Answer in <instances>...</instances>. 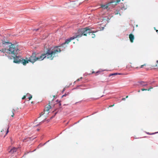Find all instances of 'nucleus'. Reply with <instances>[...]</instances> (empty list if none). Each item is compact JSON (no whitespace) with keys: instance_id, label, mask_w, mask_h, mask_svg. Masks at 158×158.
Instances as JSON below:
<instances>
[{"instance_id":"f257e3e1","label":"nucleus","mask_w":158,"mask_h":158,"mask_svg":"<svg viewBox=\"0 0 158 158\" xmlns=\"http://www.w3.org/2000/svg\"><path fill=\"white\" fill-rule=\"evenodd\" d=\"M97 31H92L89 28V27L82 28L78 30V35H75L69 39H66L65 42L61 44L60 45L58 46H56L55 47H57L58 49L60 50V52L61 51H64L65 49L67 47V44H68L71 40L77 38L81 37L83 35L86 36L87 33H94Z\"/></svg>"},{"instance_id":"f03ea898","label":"nucleus","mask_w":158,"mask_h":158,"mask_svg":"<svg viewBox=\"0 0 158 158\" xmlns=\"http://www.w3.org/2000/svg\"><path fill=\"white\" fill-rule=\"evenodd\" d=\"M3 44H7L8 47L7 48L0 50V56H4L2 53H6L11 56L12 57H15L20 53V48L17 44H12L11 43L3 41ZM6 55V54H5Z\"/></svg>"},{"instance_id":"7ed1b4c3","label":"nucleus","mask_w":158,"mask_h":158,"mask_svg":"<svg viewBox=\"0 0 158 158\" xmlns=\"http://www.w3.org/2000/svg\"><path fill=\"white\" fill-rule=\"evenodd\" d=\"M60 52V50L58 49L57 47H51L47 50L46 53L45 54L41 55L42 59L43 60L47 58L50 60L53 59L56 56V55L58 53Z\"/></svg>"},{"instance_id":"20e7f679","label":"nucleus","mask_w":158,"mask_h":158,"mask_svg":"<svg viewBox=\"0 0 158 158\" xmlns=\"http://www.w3.org/2000/svg\"><path fill=\"white\" fill-rule=\"evenodd\" d=\"M26 59V60H25V61H27L28 63L29 61H30L33 63L37 60L41 61L43 60V58H42L41 55L38 56L35 53H33L28 59L27 58Z\"/></svg>"},{"instance_id":"39448f33","label":"nucleus","mask_w":158,"mask_h":158,"mask_svg":"<svg viewBox=\"0 0 158 158\" xmlns=\"http://www.w3.org/2000/svg\"><path fill=\"white\" fill-rule=\"evenodd\" d=\"M14 59V62L15 63L19 64L21 63L24 65H25L28 62L25 61V60L21 58L20 56L18 54L15 57H12Z\"/></svg>"},{"instance_id":"423d86ee","label":"nucleus","mask_w":158,"mask_h":158,"mask_svg":"<svg viewBox=\"0 0 158 158\" xmlns=\"http://www.w3.org/2000/svg\"><path fill=\"white\" fill-rule=\"evenodd\" d=\"M81 4V2H78L77 1H72L70 3H69L68 4L71 6V7H74L77 6H78Z\"/></svg>"},{"instance_id":"0eeeda50","label":"nucleus","mask_w":158,"mask_h":158,"mask_svg":"<svg viewBox=\"0 0 158 158\" xmlns=\"http://www.w3.org/2000/svg\"><path fill=\"white\" fill-rule=\"evenodd\" d=\"M110 19L107 17H103L102 19V21H104L105 22H106L107 23H108L109 22V20H110Z\"/></svg>"},{"instance_id":"6e6552de","label":"nucleus","mask_w":158,"mask_h":158,"mask_svg":"<svg viewBox=\"0 0 158 158\" xmlns=\"http://www.w3.org/2000/svg\"><path fill=\"white\" fill-rule=\"evenodd\" d=\"M129 39H130V40L131 42H133V40L134 39V35L131 34H130L129 35Z\"/></svg>"},{"instance_id":"1a4fd4ad","label":"nucleus","mask_w":158,"mask_h":158,"mask_svg":"<svg viewBox=\"0 0 158 158\" xmlns=\"http://www.w3.org/2000/svg\"><path fill=\"white\" fill-rule=\"evenodd\" d=\"M139 83L142 85V86H146L148 85L147 84V82L143 81H141L139 82Z\"/></svg>"},{"instance_id":"9d476101","label":"nucleus","mask_w":158,"mask_h":158,"mask_svg":"<svg viewBox=\"0 0 158 158\" xmlns=\"http://www.w3.org/2000/svg\"><path fill=\"white\" fill-rule=\"evenodd\" d=\"M16 151V149L15 147H13L9 151V152L11 154H13L14 152Z\"/></svg>"},{"instance_id":"9b49d317","label":"nucleus","mask_w":158,"mask_h":158,"mask_svg":"<svg viewBox=\"0 0 158 158\" xmlns=\"http://www.w3.org/2000/svg\"><path fill=\"white\" fill-rule=\"evenodd\" d=\"M25 96L26 97H27V98L29 99V100H30L32 98V95L29 94H27Z\"/></svg>"},{"instance_id":"f8f14e48","label":"nucleus","mask_w":158,"mask_h":158,"mask_svg":"<svg viewBox=\"0 0 158 158\" xmlns=\"http://www.w3.org/2000/svg\"><path fill=\"white\" fill-rule=\"evenodd\" d=\"M120 0H113L111 3H113L114 2H116V3H118V2H120Z\"/></svg>"},{"instance_id":"ddd939ff","label":"nucleus","mask_w":158,"mask_h":158,"mask_svg":"<svg viewBox=\"0 0 158 158\" xmlns=\"http://www.w3.org/2000/svg\"><path fill=\"white\" fill-rule=\"evenodd\" d=\"M157 133H158V132H155V133H150L149 132H147V133L148 134L150 135H154V134H156Z\"/></svg>"},{"instance_id":"4468645a","label":"nucleus","mask_w":158,"mask_h":158,"mask_svg":"<svg viewBox=\"0 0 158 158\" xmlns=\"http://www.w3.org/2000/svg\"><path fill=\"white\" fill-rule=\"evenodd\" d=\"M51 108V106L50 105H48V106L47 107V109L46 110L48 111L49 109H50Z\"/></svg>"},{"instance_id":"2eb2a0df","label":"nucleus","mask_w":158,"mask_h":158,"mask_svg":"<svg viewBox=\"0 0 158 158\" xmlns=\"http://www.w3.org/2000/svg\"><path fill=\"white\" fill-rule=\"evenodd\" d=\"M107 6L106 5L103 6H102V8L103 9H107Z\"/></svg>"},{"instance_id":"dca6fc26","label":"nucleus","mask_w":158,"mask_h":158,"mask_svg":"<svg viewBox=\"0 0 158 158\" xmlns=\"http://www.w3.org/2000/svg\"><path fill=\"white\" fill-rule=\"evenodd\" d=\"M117 73H111V74H110L109 76H112V75H117Z\"/></svg>"},{"instance_id":"f3484780","label":"nucleus","mask_w":158,"mask_h":158,"mask_svg":"<svg viewBox=\"0 0 158 158\" xmlns=\"http://www.w3.org/2000/svg\"><path fill=\"white\" fill-rule=\"evenodd\" d=\"M92 38H94L95 37V34H92Z\"/></svg>"},{"instance_id":"a211bd4d","label":"nucleus","mask_w":158,"mask_h":158,"mask_svg":"<svg viewBox=\"0 0 158 158\" xmlns=\"http://www.w3.org/2000/svg\"><path fill=\"white\" fill-rule=\"evenodd\" d=\"M82 79V77H81L80 78L78 79L77 81H80V80L81 79Z\"/></svg>"},{"instance_id":"6ab92c4d","label":"nucleus","mask_w":158,"mask_h":158,"mask_svg":"<svg viewBox=\"0 0 158 158\" xmlns=\"http://www.w3.org/2000/svg\"><path fill=\"white\" fill-rule=\"evenodd\" d=\"M26 98V96H24L22 98V99H24L25 98Z\"/></svg>"},{"instance_id":"aec40b11","label":"nucleus","mask_w":158,"mask_h":158,"mask_svg":"<svg viewBox=\"0 0 158 158\" xmlns=\"http://www.w3.org/2000/svg\"><path fill=\"white\" fill-rule=\"evenodd\" d=\"M8 129H9V128H8L7 129V130L6 131V135L8 133V132H9Z\"/></svg>"},{"instance_id":"412c9836","label":"nucleus","mask_w":158,"mask_h":158,"mask_svg":"<svg viewBox=\"0 0 158 158\" xmlns=\"http://www.w3.org/2000/svg\"><path fill=\"white\" fill-rule=\"evenodd\" d=\"M147 89H141L142 91H144V90H147Z\"/></svg>"},{"instance_id":"4be33fe9","label":"nucleus","mask_w":158,"mask_h":158,"mask_svg":"<svg viewBox=\"0 0 158 158\" xmlns=\"http://www.w3.org/2000/svg\"><path fill=\"white\" fill-rule=\"evenodd\" d=\"M40 29H34L33 30H35V31H38V30H40Z\"/></svg>"},{"instance_id":"5701e85b","label":"nucleus","mask_w":158,"mask_h":158,"mask_svg":"<svg viewBox=\"0 0 158 158\" xmlns=\"http://www.w3.org/2000/svg\"><path fill=\"white\" fill-rule=\"evenodd\" d=\"M155 82V81H152V82H151L150 83V84H152V83H154V82Z\"/></svg>"},{"instance_id":"b1692460","label":"nucleus","mask_w":158,"mask_h":158,"mask_svg":"<svg viewBox=\"0 0 158 158\" xmlns=\"http://www.w3.org/2000/svg\"><path fill=\"white\" fill-rule=\"evenodd\" d=\"M126 99L125 98H123L122 99V100H125Z\"/></svg>"},{"instance_id":"393cba45","label":"nucleus","mask_w":158,"mask_h":158,"mask_svg":"<svg viewBox=\"0 0 158 158\" xmlns=\"http://www.w3.org/2000/svg\"><path fill=\"white\" fill-rule=\"evenodd\" d=\"M119 14V12L118 11L117 12L115 13V14Z\"/></svg>"},{"instance_id":"a878e982","label":"nucleus","mask_w":158,"mask_h":158,"mask_svg":"<svg viewBox=\"0 0 158 158\" xmlns=\"http://www.w3.org/2000/svg\"><path fill=\"white\" fill-rule=\"evenodd\" d=\"M66 95H67V94H64V95H63L62 96V97H63L65 96H66Z\"/></svg>"},{"instance_id":"bb28decb","label":"nucleus","mask_w":158,"mask_h":158,"mask_svg":"<svg viewBox=\"0 0 158 158\" xmlns=\"http://www.w3.org/2000/svg\"><path fill=\"white\" fill-rule=\"evenodd\" d=\"M145 64L142 65L141 66V68H142L144 66H145Z\"/></svg>"},{"instance_id":"cd10ccee","label":"nucleus","mask_w":158,"mask_h":158,"mask_svg":"<svg viewBox=\"0 0 158 158\" xmlns=\"http://www.w3.org/2000/svg\"><path fill=\"white\" fill-rule=\"evenodd\" d=\"M12 113H13V114L11 115V116L12 117H13L14 116V114L13 113V111H12Z\"/></svg>"},{"instance_id":"c85d7f7f","label":"nucleus","mask_w":158,"mask_h":158,"mask_svg":"<svg viewBox=\"0 0 158 158\" xmlns=\"http://www.w3.org/2000/svg\"><path fill=\"white\" fill-rule=\"evenodd\" d=\"M123 9L124 10H125L126 9V8H121V9L122 10H123Z\"/></svg>"},{"instance_id":"c756f323","label":"nucleus","mask_w":158,"mask_h":158,"mask_svg":"<svg viewBox=\"0 0 158 158\" xmlns=\"http://www.w3.org/2000/svg\"><path fill=\"white\" fill-rule=\"evenodd\" d=\"M54 116H54H54H52V117L51 118V119H52V118H53L54 117Z\"/></svg>"},{"instance_id":"7c9ffc66","label":"nucleus","mask_w":158,"mask_h":158,"mask_svg":"<svg viewBox=\"0 0 158 158\" xmlns=\"http://www.w3.org/2000/svg\"><path fill=\"white\" fill-rule=\"evenodd\" d=\"M152 88H153L152 87H151V86L150 87V89H152Z\"/></svg>"},{"instance_id":"2f4dec72","label":"nucleus","mask_w":158,"mask_h":158,"mask_svg":"<svg viewBox=\"0 0 158 158\" xmlns=\"http://www.w3.org/2000/svg\"><path fill=\"white\" fill-rule=\"evenodd\" d=\"M150 89H150V88L149 89H147V90H148V91H150Z\"/></svg>"},{"instance_id":"473e14b6","label":"nucleus","mask_w":158,"mask_h":158,"mask_svg":"<svg viewBox=\"0 0 158 158\" xmlns=\"http://www.w3.org/2000/svg\"><path fill=\"white\" fill-rule=\"evenodd\" d=\"M49 140H48V141L46 143H44V145H45V144H46V143H47L48 142H49Z\"/></svg>"},{"instance_id":"72a5a7b5","label":"nucleus","mask_w":158,"mask_h":158,"mask_svg":"<svg viewBox=\"0 0 158 158\" xmlns=\"http://www.w3.org/2000/svg\"><path fill=\"white\" fill-rule=\"evenodd\" d=\"M56 114H57V112L55 113V114H54V116H55L56 115Z\"/></svg>"},{"instance_id":"f704fd0d","label":"nucleus","mask_w":158,"mask_h":158,"mask_svg":"<svg viewBox=\"0 0 158 158\" xmlns=\"http://www.w3.org/2000/svg\"><path fill=\"white\" fill-rule=\"evenodd\" d=\"M64 90H65V89H63V90L62 92H63Z\"/></svg>"},{"instance_id":"c9c22d12","label":"nucleus","mask_w":158,"mask_h":158,"mask_svg":"<svg viewBox=\"0 0 158 158\" xmlns=\"http://www.w3.org/2000/svg\"><path fill=\"white\" fill-rule=\"evenodd\" d=\"M59 106H60V105H61V103H60H60H59Z\"/></svg>"},{"instance_id":"e433bc0d","label":"nucleus","mask_w":158,"mask_h":158,"mask_svg":"<svg viewBox=\"0 0 158 158\" xmlns=\"http://www.w3.org/2000/svg\"><path fill=\"white\" fill-rule=\"evenodd\" d=\"M156 31L158 33V30H156Z\"/></svg>"},{"instance_id":"4c0bfd02","label":"nucleus","mask_w":158,"mask_h":158,"mask_svg":"<svg viewBox=\"0 0 158 158\" xmlns=\"http://www.w3.org/2000/svg\"><path fill=\"white\" fill-rule=\"evenodd\" d=\"M128 97V96H127L126 97V98H127Z\"/></svg>"},{"instance_id":"58836bf2","label":"nucleus","mask_w":158,"mask_h":158,"mask_svg":"<svg viewBox=\"0 0 158 158\" xmlns=\"http://www.w3.org/2000/svg\"><path fill=\"white\" fill-rule=\"evenodd\" d=\"M39 124H38V125H37L36 126H39Z\"/></svg>"},{"instance_id":"ea45409f","label":"nucleus","mask_w":158,"mask_h":158,"mask_svg":"<svg viewBox=\"0 0 158 158\" xmlns=\"http://www.w3.org/2000/svg\"><path fill=\"white\" fill-rule=\"evenodd\" d=\"M114 106V105L112 106H110V107L113 106Z\"/></svg>"},{"instance_id":"a19ab883","label":"nucleus","mask_w":158,"mask_h":158,"mask_svg":"<svg viewBox=\"0 0 158 158\" xmlns=\"http://www.w3.org/2000/svg\"><path fill=\"white\" fill-rule=\"evenodd\" d=\"M39 129H37V131H39Z\"/></svg>"},{"instance_id":"79ce46f5","label":"nucleus","mask_w":158,"mask_h":158,"mask_svg":"<svg viewBox=\"0 0 158 158\" xmlns=\"http://www.w3.org/2000/svg\"><path fill=\"white\" fill-rule=\"evenodd\" d=\"M35 150H34L33 151V152H34V151H35Z\"/></svg>"},{"instance_id":"37998d69","label":"nucleus","mask_w":158,"mask_h":158,"mask_svg":"<svg viewBox=\"0 0 158 158\" xmlns=\"http://www.w3.org/2000/svg\"><path fill=\"white\" fill-rule=\"evenodd\" d=\"M99 72V71H97V73H98V72Z\"/></svg>"},{"instance_id":"c03bdc74","label":"nucleus","mask_w":158,"mask_h":158,"mask_svg":"<svg viewBox=\"0 0 158 158\" xmlns=\"http://www.w3.org/2000/svg\"><path fill=\"white\" fill-rule=\"evenodd\" d=\"M34 138H33V139H34Z\"/></svg>"},{"instance_id":"a18cd8bd","label":"nucleus","mask_w":158,"mask_h":158,"mask_svg":"<svg viewBox=\"0 0 158 158\" xmlns=\"http://www.w3.org/2000/svg\"><path fill=\"white\" fill-rule=\"evenodd\" d=\"M13 110L14 111H15L14 110Z\"/></svg>"}]
</instances>
